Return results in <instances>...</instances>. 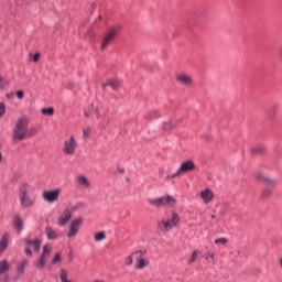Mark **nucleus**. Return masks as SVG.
Segmentation results:
<instances>
[{
	"instance_id": "f8f14e48",
	"label": "nucleus",
	"mask_w": 282,
	"mask_h": 282,
	"mask_svg": "<svg viewBox=\"0 0 282 282\" xmlns=\"http://www.w3.org/2000/svg\"><path fill=\"white\" fill-rule=\"evenodd\" d=\"M178 169H180V173H191V171H195L197 166L195 165L194 160H186L181 164Z\"/></svg>"
},
{
	"instance_id": "5701e85b",
	"label": "nucleus",
	"mask_w": 282,
	"mask_h": 282,
	"mask_svg": "<svg viewBox=\"0 0 282 282\" xmlns=\"http://www.w3.org/2000/svg\"><path fill=\"white\" fill-rule=\"evenodd\" d=\"M8 237H10V234L4 232L0 240V254L3 252V250H6V248H8Z\"/></svg>"
},
{
	"instance_id": "bf43d9fd",
	"label": "nucleus",
	"mask_w": 282,
	"mask_h": 282,
	"mask_svg": "<svg viewBox=\"0 0 282 282\" xmlns=\"http://www.w3.org/2000/svg\"><path fill=\"white\" fill-rule=\"evenodd\" d=\"M3 160V154L0 152V162Z\"/></svg>"
},
{
	"instance_id": "b1692460",
	"label": "nucleus",
	"mask_w": 282,
	"mask_h": 282,
	"mask_svg": "<svg viewBox=\"0 0 282 282\" xmlns=\"http://www.w3.org/2000/svg\"><path fill=\"white\" fill-rule=\"evenodd\" d=\"M46 263H47V259L40 256L39 260L36 262H34V267L37 270H43V268H45Z\"/></svg>"
},
{
	"instance_id": "603ef678",
	"label": "nucleus",
	"mask_w": 282,
	"mask_h": 282,
	"mask_svg": "<svg viewBox=\"0 0 282 282\" xmlns=\"http://www.w3.org/2000/svg\"><path fill=\"white\" fill-rule=\"evenodd\" d=\"M66 89H74V84H67Z\"/></svg>"
},
{
	"instance_id": "6e6552de",
	"label": "nucleus",
	"mask_w": 282,
	"mask_h": 282,
	"mask_svg": "<svg viewBox=\"0 0 282 282\" xmlns=\"http://www.w3.org/2000/svg\"><path fill=\"white\" fill-rule=\"evenodd\" d=\"M58 195H61V188L44 191L42 193L44 202H47L48 204H54V202H58Z\"/></svg>"
},
{
	"instance_id": "c756f323",
	"label": "nucleus",
	"mask_w": 282,
	"mask_h": 282,
	"mask_svg": "<svg viewBox=\"0 0 282 282\" xmlns=\"http://www.w3.org/2000/svg\"><path fill=\"white\" fill-rule=\"evenodd\" d=\"M145 120L151 121L158 118V110H152L144 116Z\"/></svg>"
},
{
	"instance_id": "ddd939ff",
	"label": "nucleus",
	"mask_w": 282,
	"mask_h": 282,
	"mask_svg": "<svg viewBox=\"0 0 282 282\" xmlns=\"http://www.w3.org/2000/svg\"><path fill=\"white\" fill-rule=\"evenodd\" d=\"M69 219H72V215L69 214V207H66L62 214V216L57 220V225L63 227L69 224Z\"/></svg>"
},
{
	"instance_id": "774afa93",
	"label": "nucleus",
	"mask_w": 282,
	"mask_h": 282,
	"mask_svg": "<svg viewBox=\"0 0 282 282\" xmlns=\"http://www.w3.org/2000/svg\"><path fill=\"white\" fill-rule=\"evenodd\" d=\"M69 258L72 259V253L69 254Z\"/></svg>"
},
{
	"instance_id": "a211bd4d",
	"label": "nucleus",
	"mask_w": 282,
	"mask_h": 282,
	"mask_svg": "<svg viewBox=\"0 0 282 282\" xmlns=\"http://www.w3.org/2000/svg\"><path fill=\"white\" fill-rule=\"evenodd\" d=\"M272 193H273L272 187L265 186L261 191L260 199H262V202H265V199H270L272 197Z\"/></svg>"
},
{
	"instance_id": "3c124183",
	"label": "nucleus",
	"mask_w": 282,
	"mask_h": 282,
	"mask_svg": "<svg viewBox=\"0 0 282 282\" xmlns=\"http://www.w3.org/2000/svg\"><path fill=\"white\" fill-rule=\"evenodd\" d=\"M180 175H182V172H180L178 169L176 173L172 174V180H175V177H180Z\"/></svg>"
},
{
	"instance_id": "de8ad7c7",
	"label": "nucleus",
	"mask_w": 282,
	"mask_h": 282,
	"mask_svg": "<svg viewBox=\"0 0 282 282\" xmlns=\"http://www.w3.org/2000/svg\"><path fill=\"white\" fill-rule=\"evenodd\" d=\"M41 58V53H35L33 55V63H39V59Z\"/></svg>"
},
{
	"instance_id": "f257e3e1",
	"label": "nucleus",
	"mask_w": 282,
	"mask_h": 282,
	"mask_svg": "<svg viewBox=\"0 0 282 282\" xmlns=\"http://www.w3.org/2000/svg\"><path fill=\"white\" fill-rule=\"evenodd\" d=\"M26 132H28V118L21 117L18 119L12 130L13 142H21L23 140H26Z\"/></svg>"
},
{
	"instance_id": "4468645a",
	"label": "nucleus",
	"mask_w": 282,
	"mask_h": 282,
	"mask_svg": "<svg viewBox=\"0 0 282 282\" xmlns=\"http://www.w3.org/2000/svg\"><path fill=\"white\" fill-rule=\"evenodd\" d=\"M180 120L177 119H170L169 121L163 122L162 130L165 131V133H171L175 127H177V123Z\"/></svg>"
},
{
	"instance_id": "09e8293b",
	"label": "nucleus",
	"mask_w": 282,
	"mask_h": 282,
	"mask_svg": "<svg viewBox=\"0 0 282 282\" xmlns=\"http://www.w3.org/2000/svg\"><path fill=\"white\" fill-rule=\"evenodd\" d=\"M6 98H7V100H12V98H14V93H8L7 95H6Z\"/></svg>"
},
{
	"instance_id": "79ce46f5",
	"label": "nucleus",
	"mask_w": 282,
	"mask_h": 282,
	"mask_svg": "<svg viewBox=\"0 0 282 282\" xmlns=\"http://www.w3.org/2000/svg\"><path fill=\"white\" fill-rule=\"evenodd\" d=\"M15 96L19 100H23V98L25 97V93L23 90H18L15 93Z\"/></svg>"
},
{
	"instance_id": "cd10ccee",
	"label": "nucleus",
	"mask_w": 282,
	"mask_h": 282,
	"mask_svg": "<svg viewBox=\"0 0 282 282\" xmlns=\"http://www.w3.org/2000/svg\"><path fill=\"white\" fill-rule=\"evenodd\" d=\"M50 254H52V249H50V245H44L43 251L40 257H42L43 259H47V257H50Z\"/></svg>"
},
{
	"instance_id": "aec40b11",
	"label": "nucleus",
	"mask_w": 282,
	"mask_h": 282,
	"mask_svg": "<svg viewBox=\"0 0 282 282\" xmlns=\"http://www.w3.org/2000/svg\"><path fill=\"white\" fill-rule=\"evenodd\" d=\"M45 235H46L47 239H50V240H56V239H58V234H56V231L54 230V228H52V227H50V226H47V227L45 228Z\"/></svg>"
},
{
	"instance_id": "7c9ffc66",
	"label": "nucleus",
	"mask_w": 282,
	"mask_h": 282,
	"mask_svg": "<svg viewBox=\"0 0 282 282\" xmlns=\"http://www.w3.org/2000/svg\"><path fill=\"white\" fill-rule=\"evenodd\" d=\"M28 183H24L21 187H20V199L22 197H28Z\"/></svg>"
},
{
	"instance_id": "338daca9",
	"label": "nucleus",
	"mask_w": 282,
	"mask_h": 282,
	"mask_svg": "<svg viewBox=\"0 0 282 282\" xmlns=\"http://www.w3.org/2000/svg\"><path fill=\"white\" fill-rule=\"evenodd\" d=\"M208 257H209V256L206 257V260H207V261H208Z\"/></svg>"
},
{
	"instance_id": "4be33fe9",
	"label": "nucleus",
	"mask_w": 282,
	"mask_h": 282,
	"mask_svg": "<svg viewBox=\"0 0 282 282\" xmlns=\"http://www.w3.org/2000/svg\"><path fill=\"white\" fill-rule=\"evenodd\" d=\"M21 206L24 208H30L31 206H34V200H31L30 196H23L20 198Z\"/></svg>"
},
{
	"instance_id": "c85d7f7f",
	"label": "nucleus",
	"mask_w": 282,
	"mask_h": 282,
	"mask_svg": "<svg viewBox=\"0 0 282 282\" xmlns=\"http://www.w3.org/2000/svg\"><path fill=\"white\" fill-rule=\"evenodd\" d=\"M276 111H279V106L274 105L268 112V118H270V120L274 119L276 117Z\"/></svg>"
},
{
	"instance_id": "13d9d810",
	"label": "nucleus",
	"mask_w": 282,
	"mask_h": 282,
	"mask_svg": "<svg viewBox=\"0 0 282 282\" xmlns=\"http://www.w3.org/2000/svg\"><path fill=\"white\" fill-rule=\"evenodd\" d=\"M101 87H102V89H107V87H109V85H107V83H106V84H102Z\"/></svg>"
},
{
	"instance_id": "f03ea898",
	"label": "nucleus",
	"mask_w": 282,
	"mask_h": 282,
	"mask_svg": "<svg viewBox=\"0 0 282 282\" xmlns=\"http://www.w3.org/2000/svg\"><path fill=\"white\" fill-rule=\"evenodd\" d=\"M177 224H180V215L175 212H171V217L166 220L163 219L159 221L158 228H160V230H164V232H169V230H173Z\"/></svg>"
},
{
	"instance_id": "473e14b6",
	"label": "nucleus",
	"mask_w": 282,
	"mask_h": 282,
	"mask_svg": "<svg viewBox=\"0 0 282 282\" xmlns=\"http://www.w3.org/2000/svg\"><path fill=\"white\" fill-rule=\"evenodd\" d=\"M36 135V128L35 127H31L30 129L26 128V140L28 138H32Z\"/></svg>"
},
{
	"instance_id": "4d7b16f0",
	"label": "nucleus",
	"mask_w": 282,
	"mask_h": 282,
	"mask_svg": "<svg viewBox=\"0 0 282 282\" xmlns=\"http://www.w3.org/2000/svg\"><path fill=\"white\" fill-rule=\"evenodd\" d=\"M118 171H119V173L122 174V173H124V167H119Z\"/></svg>"
},
{
	"instance_id": "c9c22d12",
	"label": "nucleus",
	"mask_w": 282,
	"mask_h": 282,
	"mask_svg": "<svg viewBox=\"0 0 282 282\" xmlns=\"http://www.w3.org/2000/svg\"><path fill=\"white\" fill-rule=\"evenodd\" d=\"M78 182H79V184H83L84 186H87V187L90 185L89 181L84 175H80L78 177Z\"/></svg>"
},
{
	"instance_id": "ea45409f",
	"label": "nucleus",
	"mask_w": 282,
	"mask_h": 282,
	"mask_svg": "<svg viewBox=\"0 0 282 282\" xmlns=\"http://www.w3.org/2000/svg\"><path fill=\"white\" fill-rule=\"evenodd\" d=\"M196 261H197V251H194L191 256L188 263L191 265L192 263H195Z\"/></svg>"
},
{
	"instance_id": "6ab92c4d",
	"label": "nucleus",
	"mask_w": 282,
	"mask_h": 282,
	"mask_svg": "<svg viewBox=\"0 0 282 282\" xmlns=\"http://www.w3.org/2000/svg\"><path fill=\"white\" fill-rule=\"evenodd\" d=\"M13 226L18 234H21L23 230V219L19 215H17L13 219Z\"/></svg>"
},
{
	"instance_id": "39448f33",
	"label": "nucleus",
	"mask_w": 282,
	"mask_h": 282,
	"mask_svg": "<svg viewBox=\"0 0 282 282\" xmlns=\"http://www.w3.org/2000/svg\"><path fill=\"white\" fill-rule=\"evenodd\" d=\"M120 30H122V26L117 25L109 29V31L105 34L104 40L101 42L100 50H107V45L120 34Z\"/></svg>"
},
{
	"instance_id": "2f4dec72",
	"label": "nucleus",
	"mask_w": 282,
	"mask_h": 282,
	"mask_svg": "<svg viewBox=\"0 0 282 282\" xmlns=\"http://www.w3.org/2000/svg\"><path fill=\"white\" fill-rule=\"evenodd\" d=\"M41 115L42 116H54V108H42L41 109Z\"/></svg>"
},
{
	"instance_id": "72a5a7b5",
	"label": "nucleus",
	"mask_w": 282,
	"mask_h": 282,
	"mask_svg": "<svg viewBox=\"0 0 282 282\" xmlns=\"http://www.w3.org/2000/svg\"><path fill=\"white\" fill-rule=\"evenodd\" d=\"M82 206H83V203H78V204H76V205H74V206H72V207H68V213H69L70 215H74V213H76V210H78L79 208H82Z\"/></svg>"
},
{
	"instance_id": "0eeeda50",
	"label": "nucleus",
	"mask_w": 282,
	"mask_h": 282,
	"mask_svg": "<svg viewBox=\"0 0 282 282\" xmlns=\"http://www.w3.org/2000/svg\"><path fill=\"white\" fill-rule=\"evenodd\" d=\"M256 180H258V182H263L269 188H276L279 186V178L268 176L261 172L256 173Z\"/></svg>"
},
{
	"instance_id": "37998d69",
	"label": "nucleus",
	"mask_w": 282,
	"mask_h": 282,
	"mask_svg": "<svg viewBox=\"0 0 282 282\" xmlns=\"http://www.w3.org/2000/svg\"><path fill=\"white\" fill-rule=\"evenodd\" d=\"M94 111V109H91V106L88 107V109L84 110V116L86 118H89V116H91V112Z\"/></svg>"
},
{
	"instance_id": "dca6fc26",
	"label": "nucleus",
	"mask_w": 282,
	"mask_h": 282,
	"mask_svg": "<svg viewBox=\"0 0 282 282\" xmlns=\"http://www.w3.org/2000/svg\"><path fill=\"white\" fill-rule=\"evenodd\" d=\"M215 197V194L209 188L200 192V199H204L205 204H208Z\"/></svg>"
},
{
	"instance_id": "9b49d317",
	"label": "nucleus",
	"mask_w": 282,
	"mask_h": 282,
	"mask_svg": "<svg viewBox=\"0 0 282 282\" xmlns=\"http://www.w3.org/2000/svg\"><path fill=\"white\" fill-rule=\"evenodd\" d=\"M63 151L66 155H74L76 151V139L74 137H70L68 141L64 142Z\"/></svg>"
},
{
	"instance_id": "e2e57ef3",
	"label": "nucleus",
	"mask_w": 282,
	"mask_h": 282,
	"mask_svg": "<svg viewBox=\"0 0 282 282\" xmlns=\"http://www.w3.org/2000/svg\"><path fill=\"white\" fill-rule=\"evenodd\" d=\"M98 19H99V21H100V19H102V15H99Z\"/></svg>"
},
{
	"instance_id": "5fc2aeb1",
	"label": "nucleus",
	"mask_w": 282,
	"mask_h": 282,
	"mask_svg": "<svg viewBox=\"0 0 282 282\" xmlns=\"http://www.w3.org/2000/svg\"><path fill=\"white\" fill-rule=\"evenodd\" d=\"M165 180H166V182H169V181L173 180L172 174L167 175V176L165 177Z\"/></svg>"
},
{
	"instance_id": "a18cd8bd",
	"label": "nucleus",
	"mask_w": 282,
	"mask_h": 282,
	"mask_svg": "<svg viewBox=\"0 0 282 282\" xmlns=\"http://www.w3.org/2000/svg\"><path fill=\"white\" fill-rule=\"evenodd\" d=\"M6 85H8V82L0 76V89H6Z\"/></svg>"
},
{
	"instance_id": "393cba45",
	"label": "nucleus",
	"mask_w": 282,
	"mask_h": 282,
	"mask_svg": "<svg viewBox=\"0 0 282 282\" xmlns=\"http://www.w3.org/2000/svg\"><path fill=\"white\" fill-rule=\"evenodd\" d=\"M94 239L97 243H100V241L107 239V234L105 231H98L94 235Z\"/></svg>"
},
{
	"instance_id": "e433bc0d",
	"label": "nucleus",
	"mask_w": 282,
	"mask_h": 282,
	"mask_svg": "<svg viewBox=\"0 0 282 282\" xmlns=\"http://www.w3.org/2000/svg\"><path fill=\"white\" fill-rule=\"evenodd\" d=\"M63 261V259L61 258V252H57L55 256H54V258H53V260H52V263L53 264H56V263H61Z\"/></svg>"
},
{
	"instance_id": "412c9836",
	"label": "nucleus",
	"mask_w": 282,
	"mask_h": 282,
	"mask_svg": "<svg viewBox=\"0 0 282 282\" xmlns=\"http://www.w3.org/2000/svg\"><path fill=\"white\" fill-rule=\"evenodd\" d=\"M28 265V260H23L21 264L18 267V275L14 278V281H19L21 275L25 272V268Z\"/></svg>"
},
{
	"instance_id": "864d4df0",
	"label": "nucleus",
	"mask_w": 282,
	"mask_h": 282,
	"mask_svg": "<svg viewBox=\"0 0 282 282\" xmlns=\"http://www.w3.org/2000/svg\"><path fill=\"white\" fill-rule=\"evenodd\" d=\"M133 254H141L142 256V254H144V252L142 250H137V251L133 252Z\"/></svg>"
},
{
	"instance_id": "c03bdc74",
	"label": "nucleus",
	"mask_w": 282,
	"mask_h": 282,
	"mask_svg": "<svg viewBox=\"0 0 282 282\" xmlns=\"http://www.w3.org/2000/svg\"><path fill=\"white\" fill-rule=\"evenodd\" d=\"M90 109L94 110V112L96 113L97 118H100V110L98 109V107H95L94 104L90 105Z\"/></svg>"
},
{
	"instance_id": "a19ab883",
	"label": "nucleus",
	"mask_w": 282,
	"mask_h": 282,
	"mask_svg": "<svg viewBox=\"0 0 282 282\" xmlns=\"http://www.w3.org/2000/svg\"><path fill=\"white\" fill-rule=\"evenodd\" d=\"M6 116V104L0 102V118H3Z\"/></svg>"
},
{
	"instance_id": "1a4fd4ad",
	"label": "nucleus",
	"mask_w": 282,
	"mask_h": 282,
	"mask_svg": "<svg viewBox=\"0 0 282 282\" xmlns=\"http://www.w3.org/2000/svg\"><path fill=\"white\" fill-rule=\"evenodd\" d=\"M83 221H85V219H83V217H79L70 223L69 230L67 234L68 239H72V237H76V235H78V229L83 225Z\"/></svg>"
},
{
	"instance_id": "8fccbe9b",
	"label": "nucleus",
	"mask_w": 282,
	"mask_h": 282,
	"mask_svg": "<svg viewBox=\"0 0 282 282\" xmlns=\"http://www.w3.org/2000/svg\"><path fill=\"white\" fill-rule=\"evenodd\" d=\"M24 252L26 257H32V249H30V247H28Z\"/></svg>"
},
{
	"instance_id": "4c0bfd02",
	"label": "nucleus",
	"mask_w": 282,
	"mask_h": 282,
	"mask_svg": "<svg viewBox=\"0 0 282 282\" xmlns=\"http://www.w3.org/2000/svg\"><path fill=\"white\" fill-rule=\"evenodd\" d=\"M215 243H216V246H219V245L226 246V243H228V239H226V238H218V239L215 240Z\"/></svg>"
},
{
	"instance_id": "0e129e2a",
	"label": "nucleus",
	"mask_w": 282,
	"mask_h": 282,
	"mask_svg": "<svg viewBox=\"0 0 282 282\" xmlns=\"http://www.w3.org/2000/svg\"><path fill=\"white\" fill-rule=\"evenodd\" d=\"M212 219H215V215H212Z\"/></svg>"
},
{
	"instance_id": "2eb2a0df",
	"label": "nucleus",
	"mask_w": 282,
	"mask_h": 282,
	"mask_svg": "<svg viewBox=\"0 0 282 282\" xmlns=\"http://www.w3.org/2000/svg\"><path fill=\"white\" fill-rule=\"evenodd\" d=\"M24 243L29 248L32 247L34 252H40V250H41V243H42L41 239L30 240V239L26 238L24 240Z\"/></svg>"
},
{
	"instance_id": "49530a36",
	"label": "nucleus",
	"mask_w": 282,
	"mask_h": 282,
	"mask_svg": "<svg viewBox=\"0 0 282 282\" xmlns=\"http://www.w3.org/2000/svg\"><path fill=\"white\" fill-rule=\"evenodd\" d=\"M90 129L89 128H86V129H84V131H83V138L85 139V138H89V133H90Z\"/></svg>"
},
{
	"instance_id": "9d476101",
	"label": "nucleus",
	"mask_w": 282,
	"mask_h": 282,
	"mask_svg": "<svg viewBox=\"0 0 282 282\" xmlns=\"http://www.w3.org/2000/svg\"><path fill=\"white\" fill-rule=\"evenodd\" d=\"M268 153V148L263 144H257L250 148V158L253 160L259 158V155H265Z\"/></svg>"
},
{
	"instance_id": "69168bd1",
	"label": "nucleus",
	"mask_w": 282,
	"mask_h": 282,
	"mask_svg": "<svg viewBox=\"0 0 282 282\" xmlns=\"http://www.w3.org/2000/svg\"><path fill=\"white\" fill-rule=\"evenodd\" d=\"M95 282H105V281H98V280H97V281H95Z\"/></svg>"
},
{
	"instance_id": "f704fd0d",
	"label": "nucleus",
	"mask_w": 282,
	"mask_h": 282,
	"mask_svg": "<svg viewBox=\"0 0 282 282\" xmlns=\"http://www.w3.org/2000/svg\"><path fill=\"white\" fill-rule=\"evenodd\" d=\"M147 267V262L144 261L143 258H140L139 261H138V264L135 265V269L137 270H143V268Z\"/></svg>"
},
{
	"instance_id": "423d86ee",
	"label": "nucleus",
	"mask_w": 282,
	"mask_h": 282,
	"mask_svg": "<svg viewBox=\"0 0 282 282\" xmlns=\"http://www.w3.org/2000/svg\"><path fill=\"white\" fill-rule=\"evenodd\" d=\"M120 30H122V26L117 25L109 29V31L105 34L104 40L101 42L100 50H107V45L120 34Z\"/></svg>"
},
{
	"instance_id": "6e6d98bb",
	"label": "nucleus",
	"mask_w": 282,
	"mask_h": 282,
	"mask_svg": "<svg viewBox=\"0 0 282 282\" xmlns=\"http://www.w3.org/2000/svg\"><path fill=\"white\" fill-rule=\"evenodd\" d=\"M209 259H215V253H208Z\"/></svg>"
},
{
	"instance_id": "7ed1b4c3",
	"label": "nucleus",
	"mask_w": 282,
	"mask_h": 282,
	"mask_svg": "<svg viewBox=\"0 0 282 282\" xmlns=\"http://www.w3.org/2000/svg\"><path fill=\"white\" fill-rule=\"evenodd\" d=\"M148 202L155 208H162V206L173 207L175 204H177V199L171 195L161 196L159 198H150Z\"/></svg>"
},
{
	"instance_id": "680f3d73",
	"label": "nucleus",
	"mask_w": 282,
	"mask_h": 282,
	"mask_svg": "<svg viewBox=\"0 0 282 282\" xmlns=\"http://www.w3.org/2000/svg\"><path fill=\"white\" fill-rule=\"evenodd\" d=\"M88 34H90V36L94 34V32L89 31Z\"/></svg>"
},
{
	"instance_id": "20e7f679",
	"label": "nucleus",
	"mask_w": 282,
	"mask_h": 282,
	"mask_svg": "<svg viewBox=\"0 0 282 282\" xmlns=\"http://www.w3.org/2000/svg\"><path fill=\"white\" fill-rule=\"evenodd\" d=\"M120 30H122V26L117 25L109 29V31L105 34L104 40L101 42L100 50H107V45L120 34Z\"/></svg>"
},
{
	"instance_id": "052dcab7",
	"label": "nucleus",
	"mask_w": 282,
	"mask_h": 282,
	"mask_svg": "<svg viewBox=\"0 0 282 282\" xmlns=\"http://www.w3.org/2000/svg\"><path fill=\"white\" fill-rule=\"evenodd\" d=\"M96 9V3H93V10H95Z\"/></svg>"
},
{
	"instance_id": "f3484780",
	"label": "nucleus",
	"mask_w": 282,
	"mask_h": 282,
	"mask_svg": "<svg viewBox=\"0 0 282 282\" xmlns=\"http://www.w3.org/2000/svg\"><path fill=\"white\" fill-rule=\"evenodd\" d=\"M176 80L182 85H186V87H189V85H193V78L188 75H178L176 76Z\"/></svg>"
},
{
	"instance_id": "a878e982",
	"label": "nucleus",
	"mask_w": 282,
	"mask_h": 282,
	"mask_svg": "<svg viewBox=\"0 0 282 282\" xmlns=\"http://www.w3.org/2000/svg\"><path fill=\"white\" fill-rule=\"evenodd\" d=\"M108 87H111V89L118 90L120 89V80L118 79H109L107 82Z\"/></svg>"
},
{
	"instance_id": "bb28decb",
	"label": "nucleus",
	"mask_w": 282,
	"mask_h": 282,
	"mask_svg": "<svg viewBox=\"0 0 282 282\" xmlns=\"http://www.w3.org/2000/svg\"><path fill=\"white\" fill-rule=\"evenodd\" d=\"M10 270V264H8V260L0 261V274H6Z\"/></svg>"
},
{
	"instance_id": "58836bf2",
	"label": "nucleus",
	"mask_w": 282,
	"mask_h": 282,
	"mask_svg": "<svg viewBox=\"0 0 282 282\" xmlns=\"http://www.w3.org/2000/svg\"><path fill=\"white\" fill-rule=\"evenodd\" d=\"M126 265H133V253L126 258Z\"/></svg>"
}]
</instances>
